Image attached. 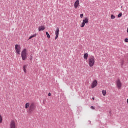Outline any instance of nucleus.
Returning <instances> with one entry per match:
<instances>
[{
  "instance_id": "nucleus-1",
  "label": "nucleus",
  "mask_w": 128,
  "mask_h": 128,
  "mask_svg": "<svg viewBox=\"0 0 128 128\" xmlns=\"http://www.w3.org/2000/svg\"><path fill=\"white\" fill-rule=\"evenodd\" d=\"M36 104L34 102H32L29 108L28 113L30 114H32V113L36 110Z\"/></svg>"
},
{
  "instance_id": "nucleus-2",
  "label": "nucleus",
  "mask_w": 128,
  "mask_h": 128,
  "mask_svg": "<svg viewBox=\"0 0 128 128\" xmlns=\"http://www.w3.org/2000/svg\"><path fill=\"white\" fill-rule=\"evenodd\" d=\"M95 57L91 56L89 59V66L90 68H92L95 64Z\"/></svg>"
},
{
  "instance_id": "nucleus-3",
  "label": "nucleus",
  "mask_w": 128,
  "mask_h": 128,
  "mask_svg": "<svg viewBox=\"0 0 128 128\" xmlns=\"http://www.w3.org/2000/svg\"><path fill=\"white\" fill-rule=\"evenodd\" d=\"M27 49H24L22 52V60H25L28 58Z\"/></svg>"
},
{
  "instance_id": "nucleus-4",
  "label": "nucleus",
  "mask_w": 128,
  "mask_h": 128,
  "mask_svg": "<svg viewBox=\"0 0 128 128\" xmlns=\"http://www.w3.org/2000/svg\"><path fill=\"white\" fill-rule=\"evenodd\" d=\"M16 50L18 54L20 55V51L22 50V48L20 45L16 44L15 46Z\"/></svg>"
},
{
  "instance_id": "nucleus-5",
  "label": "nucleus",
  "mask_w": 128,
  "mask_h": 128,
  "mask_svg": "<svg viewBox=\"0 0 128 128\" xmlns=\"http://www.w3.org/2000/svg\"><path fill=\"white\" fill-rule=\"evenodd\" d=\"M116 84L118 86V89L121 88L122 86V84L120 80V79H118L116 82Z\"/></svg>"
},
{
  "instance_id": "nucleus-6",
  "label": "nucleus",
  "mask_w": 128,
  "mask_h": 128,
  "mask_svg": "<svg viewBox=\"0 0 128 128\" xmlns=\"http://www.w3.org/2000/svg\"><path fill=\"white\" fill-rule=\"evenodd\" d=\"M59 34H60V28H58L56 29V37L55 39L56 40L58 38Z\"/></svg>"
},
{
  "instance_id": "nucleus-7",
  "label": "nucleus",
  "mask_w": 128,
  "mask_h": 128,
  "mask_svg": "<svg viewBox=\"0 0 128 128\" xmlns=\"http://www.w3.org/2000/svg\"><path fill=\"white\" fill-rule=\"evenodd\" d=\"M98 85V81L96 80H94L92 82V88H95Z\"/></svg>"
},
{
  "instance_id": "nucleus-8",
  "label": "nucleus",
  "mask_w": 128,
  "mask_h": 128,
  "mask_svg": "<svg viewBox=\"0 0 128 128\" xmlns=\"http://www.w3.org/2000/svg\"><path fill=\"white\" fill-rule=\"evenodd\" d=\"M10 128H16V123L14 120H12L11 122V123L10 124Z\"/></svg>"
},
{
  "instance_id": "nucleus-9",
  "label": "nucleus",
  "mask_w": 128,
  "mask_h": 128,
  "mask_svg": "<svg viewBox=\"0 0 128 128\" xmlns=\"http://www.w3.org/2000/svg\"><path fill=\"white\" fill-rule=\"evenodd\" d=\"M80 5V0H77L74 4V8L76 9L78 8Z\"/></svg>"
},
{
  "instance_id": "nucleus-10",
  "label": "nucleus",
  "mask_w": 128,
  "mask_h": 128,
  "mask_svg": "<svg viewBox=\"0 0 128 128\" xmlns=\"http://www.w3.org/2000/svg\"><path fill=\"white\" fill-rule=\"evenodd\" d=\"M46 30V28L44 26H41L38 28L39 32H42Z\"/></svg>"
},
{
  "instance_id": "nucleus-11",
  "label": "nucleus",
  "mask_w": 128,
  "mask_h": 128,
  "mask_svg": "<svg viewBox=\"0 0 128 128\" xmlns=\"http://www.w3.org/2000/svg\"><path fill=\"white\" fill-rule=\"evenodd\" d=\"M83 22H84V24H88L89 22L88 18H86V19H84V20H83Z\"/></svg>"
},
{
  "instance_id": "nucleus-12",
  "label": "nucleus",
  "mask_w": 128,
  "mask_h": 128,
  "mask_svg": "<svg viewBox=\"0 0 128 128\" xmlns=\"http://www.w3.org/2000/svg\"><path fill=\"white\" fill-rule=\"evenodd\" d=\"M88 58V53H86L84 54V59L87 60Z\"/></svg>"
},
{
  "instance_id": "nucleus-13",
  "label": "nucleus",
  "mask_w": 128,
  "mask_h": 128,
  "mask_svg": "<svg viewBox=\"0 0 128 128\" xmlns=\"http://www.w3.org/2000/svg\"><path fill=\"white\" fill-rule=\"evenodd\" d=\"M30 106V103H26L25 106V108L28 109Z\"/></svg>"
},
{
  "instance_id": "nucleus-14",
  "label": "nucleus",
  "mask_w": 128,
  "mask_h": 128,
  "mask_svg": "<svg viewBox=\"0 0 128 128\" xmlns=\"http://www.w3.org/2000/svg\"><path fill=\"white\" fill-rule=\"evenodd\" d=\"M36 36H37L36 34H34L33 36H32L30 37V38H29L28 40H32L33 38L36 37Z\"/></svg>"
},
{
  "instance_id": "nucleus-15",
  "label": "nucleus",
  "mask_w": 128,
  "mask_h": 128,
  "mask_svg": "<svg viewBox=\"0 0 128 128\" xmlns=\"http://www.w3.org/2000/svg\"><path fill=\"white\" fill-rule=\"evenodd\" d=\"M28 66H24V72L25 73H26L27 72V70H26V68H27Z\"/></svg>"
},
{
  "instance_id": "nucleus-16",
  "label": "nucleus",
  "mask_w": 128,
  "mask_h": 128,
  "mask_svg": "<svg viewBox=\"0 0 128 128\" xmlns=\"http://www.w3.org/2000/svg\"><path fill=\"white\" fill-rule=\"evenodd\" d=\"M102 94H103L104 96H106V91L102 90Z\"/></svg>"
},
{
  "instance_id": "nucleus-17",
  "label": "nucleus",
  "mask_w": 128,
  "mask_h": 128,
  "mask_svg": "<svg viewBox=\"0 0 128 128\" xmlns=\"http://www.w3.org/2000/svg\"><path fill=\"white\" fill-rule=\"evenodd\" d=\"M46 34L47 36V37H48V39H50V34H48V32H46Z\"/></svg>"
},
{
  "instance_id": "nucleus-18",
  "label": "nucleus",
  "mask_w": 128,
  "mask_h": 128,
  "mask_svg": "<svg viewBox=\"0 0 128 128\" xmlns=\"http://www.w3.org/2000/svg\"><path fill=\"white\" fill-rule=\"evenodd\" d=\"M86 24L85 23L82 22L81 26H80V28H83L84 27V26H86Z\"/></svg>"
},
{
  "instance_id": "nucleus-19",
  "label": "nucleus",
  "mask_w": 128,
  "mask_h": 128,
  "mask_svg": "<svg viewBox=\"0 0 128 128\" xmlns=\"http://www.w3.org/2000/svg\"><path fill=\"white\" fill-rule=\"evenodd\" d=\"M122 16V13L120 12L118 14V18H120Z\"/></svg>"
},
{
  "instance_id": "nucleus-20",
  "label": "nucleus",
  "mask_w": 128,
  "mask_h": 128,
  "mask_svg": "<svg viewBox=\"0 0 128 128\" xmlns=\"http://www.w3.org/2000/svg\"><path fill=\"white\" fill-rule=\"evenodd\" d=\"M111 19L112 20H115L116 19V16L112 14L111 16Z\"/></svg>"
},
{
  "instance_id": "nucleus-21",
  "label": "nucleus",
  "mask_w": 128,
  "mask_h": 128,
  "mask_svg": "<svg viewBox=\"0 0 128 128\" xmlns=\"http://www.w3.org/2000/svg\"><path fill=\"white\" fill-rule=\"evenodd\" d=\"M124 60H122L121 61V64H122L121 66H124Z\"/></svg>"
},
{
  "instance_id": "nucleus-22",
  "label": "nucleus",
  "mask_w": 128,
  "mask_h": 128,
  "mask_svg": "<svg viewBox=\"0 0 128 128\" xmlns=\"http://www.w3.org/2000/svg\"><path fill=\"white\" fill-rule=\"evenodd\" d=\"M30 60H33V56H32V54L30 55Z\"/></svg>"
},
{
  "instance_id": "nucleus-23",
  "label": "nucleus",
  "mask_w": 128,
  "mask_h": 128,
  "mask_svg": "<svg viewBox=\"0 0 128 128\" xmlns=\"http://www.w3.org/2000/svg\"><path fill=\"white\" fill-rule=\"evenodd\" d=\"M84 15L83 14H81L80 15V17L81 18H84Z\"/></svg>"
},
{
  "instance_id": "nucleus-24",
  "label": "nucleus",
  "mask_w": 128,
  "mask_h": 128,
  "mask_svg": "<svg viewBox=\"0 0 128 128\" xmlns=\"http://www.w3.org/2000/svg\"><path fill=\"white\" fill-rule=\"evenodd\" d=\"M124 42L126 43H128V38H126Z\"/></svg>"
},
{
  "instance_id": "nucleus-25",
  "label": "nucleus",
  "mask_w": 128,
  "mask_h": 128,
  "mask_svg": "<svg viewBox=\"0 0 128 128\" xmlns=\"http://www.w3.org/2000/svg\"><path fill=\"white\" fill-rule=\"evenodd\" d=\"M91 108L93 110H96L95 107L94 106H91Z\"/></svg>"
},
{
  "instance_id": "nucleus-26",
  "label": "nucleus",
  "mask_w": 128,
  "mask_h": 128,
  "mask_svg": "<svg viewBox=\"0 0 128 128\" xmlns=\"http://www.w3.org/2000/svg\"><path fill=\"white\" fill-rule=\"evenodd\" d=\"M48 96H51V93L50 92L48 93Z\"/></svg>"
},
{
  "instance_id": "nucleus-27",
  "label": "nucleus",
  "mask_w": 128,
  "mask_h": 128,
  "mask_svg": "<svg viewBox=\"0 0 128 128\" xmlns=\"http://www.w3.org/2000/svg\"><path fill=\"white\" fill-rule=\"evenodd\" d=\"M92 100H95V98H92Z\"/></svg>"
},
{
  "instance_id": "nucleus-28",
  "label": "nucleus",
  "mask_w": 128,
  "mask_h": 128,
  "mask_svg": "<svg viewBox=\"0 0 128 128\" xmlns=\"http://www.w3.org/2000/svg\"><path fill=\"white\" fill-rule=\"evenodd\" d=\"M127 33H128V29H127Z\"/></svg>"
},
{
  "instance_id": "nucleus-29",
  "label": "nucleus",
  "mask_w": 128,
  "mask_h": 128,
  "mask_svg": "<svg viewBox=\"0 0 128 128\" xmlns=\"http://www.w3.org/2000/svg\"><path fill=\"white\" fill-rule=\"evenodd\" d=\"M109 113H110V114H111L112 112H110Z\"/></svg>"
},
{
  "instance_id": "nucleus-30",
  "label": "nucleus",
  "mask_w": 128,
  "mask_h": 128,
  "mask_svg": "<svg viewBox=\"0 0 128 128\" xmlns=\"http://www.w3.org/2000/svg\"><path fill=\"white\" fill-rule=\"evenodd\" d=\"M127 103H128V99L127 100Z\"/></svg>"
}]
</instances>
